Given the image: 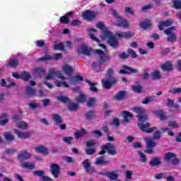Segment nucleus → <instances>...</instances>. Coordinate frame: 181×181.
Segmentation results:
<instances>
[{
    "label": "nucleus",
    "mask_w": 181,
    "mask_h": 181,
    "mask_svg": "<svg viewBox=\"0 0 181 181\" xmlns=\"http://www.w3.org/2000/svg\"><path fill=\"white\" fill-rule=\"evenodd\" d=\"M34 150L35 151V152H37L38 153H42V155L49 154V148H46L43 145L35 147Z\"/></svg>",
    "instance_id": "22"
},
{
    "label": "nucleus",
    "mask_w": 181,
    "mask_h": 181,
    "mask_svg": "<svg viewBox=\"0 0 181 181\" xmlns=\"http://www.w3.org/2000/svg\"><path fill=\"white\" fill-rule=\"evenodd\" d=\"M86 83H88V84L90 86V91H92L93 93L98 92V88H97V87L94 86L95 84L93 82H91L88 80H86Z\"/></svg>",
    "instance_id": "49"
},
{
    "label": "nucleus",
    "mask_w": 181,
    "mask_h": 181,
    "mask_svg": "<svg viewBox=\"0 0 181 181\" xmlns=\"http://www.w3.org/2000/svg\"><path fill=\"white\" fill-rule=\"evenodd\" d=\"M102 84L103 88H105L106 90H110L112 86L115 84H117V78H106V80H102Z\"/></svg>",
    "instance_id": "9"
},
{
    "label": "nucleus",
    "mask_w": 181,
    "mask_h": 181,
    "mask_svg": "<svg viewBox=\"0 0 181 181\" xmlns=\"http://www.w3.org/2000/svg\"><path fill=\"white\" fill-rule=\"evenodd\" d=\"M95 165L97 166H103L104 165H110L109 160H105V157L101 156L96 158Z\"/></svg>",
    "instance_id": "19"
},
{
    "label": "nucleus",
    "mask_w": 181,
    "mask_h": 181,
    "mask_svg": "<svg viewBox=\"0 0 181 181\" xmlns=\"http://www.w3.org/2000/svg\"><path fill=\"white\" fill-rule=\"evenodd\" d=\"M161 69L163 71H173V64L172 63V61L165 62V64L161 65Z\"/></svg>",
    "instance_id": "21"
},
{
    "label": "nucleus",
    "mask_w": 181,
    "mask_h": 181,
    "mask_svg": "<svg viewBox=\"0 0 181 181\" xmlns=\"http://www.w3.org/2000/svg\"><path fill=\"white\" fill-rule=\"evenodd\" d=\"M83 169L86 173H90V175H93V173H95V169L94 167L91 166V164L90 163V160L89 159H86L83 162Z\"/></svg>",
    "instance_id": "11"
},
{
    "label": "nucleus",
    "mask_w": 181,
    "mask_h": 181,
    "mask_svg": "<svg viewBox=\"0 0 181 181\" xmlns=\"http://www.w3.org/2000/svg\"><path fill=\"white\" fill-rule=\"evenodd\" d=\"M103 40L107 39V43L113 49H117L119 46V42L117 40V37L114 36L112 32L110 30H103L102 35Z\"/></svg>",
    "instance_id": "2"
},
{
    "label": "nucleus",
    "mask_w": 181,
    "mask_h": 181,
    "mask_svg": "<svg viewBox=\"0 0 181 181\" xmlns=\"http://www.w3.org/2000/svg\"><path fill=\"white\" fill-rule=\"evenodd\" d=\"M153 114L156 115V117H159L160 121H166V119H168L166 112H165L163 110L154 111Z\"/></svg>",
    "instance_id": "16"
},
{
    "label": "nucleus",
    "mask_w": 181,
    "mask_h": 181,
    "mask_svg": "<svg viewBox=\"0 0 181 181\" xmlns=\"http://www.w3.org/2000/svg\"><path fill=\"white\" fill-rule=\"evenodd\" d=\"M59 21L61 23H64V25H67L69 23L70 18L69 17H66V16H63L59 18Z\"/></svg>",
    "instance_id": "60"
},
{
    "label": "nucleus",
    "mask_w": 181,
    "mask_h": 181,
    "mask_svg": "<svg viewBox=\"0 0 181 181\" xmlns=\"http://www.w3.org/2000/svg\"><path fill=\"white\" fill-rule=\"evenodd\" d=\"M85 118L87 121H93L95 119V111L90 110L85 113Z\"/></svg>",
    "instance_id": "27"
},
{
    "label": "nucleus",
    "mask_w": 181,
    "mask_h": 181,
    "mask_svg": "<svg viewBox=\"0 0 181 181\" xmlns=\"http://www.w3.org/2000/svg\"><path fill=\"white\" fill-rule=\"evenodd\" d=\"M85 134H87V132L86 131V129H82L81 130H78L75 132V138L76 139H78V138L83 136V135H85Z\"/></svg>",
    "instance_id": "44"
},
{
    "label": "nucleus",
    "mask_w": 181,
    "mask_h": 181,
    "mask_svg": "<svg viewBox=\"0 0 181 181\" xmlns=\"http://www.w3.org/2000/svg\"><path fill=\"white\" fill-rule=\"evenodd\" d=\"M169 36L167 37V42L170 43H175L177 40V35L175 33H171L168 34Z\"/></svg>",
    "instance_id": "35"
},
{
    "label": "nucleus",
    "mask_w": 181,
    "mask_h": 181,
    "mask_svg": "<svg viewBox=\"0 0 181 181\" xmlns=\"http://www.w3.org/2000/svg\"><path fill=\"white\" fill-rule=\"evenodd\" d=\"M25 90L28 97H33V95H35L36 94V89H34L31 86H26Z\"/></svg>",
    "instance_id": "36"
},
{
    "label": "nucleus",
    "mask_w": 181,
    "mask_h": 181,
    "mask_svg": "<svg viewBox=\"0 0 181 181\" xmlns=\"http://www.w3.org/2000/svg\"><path fill=\"white\" fill-rule=\"evenodd\" d=\"M161 164H162V162L160 161V159H159V158L158 157L153 158L149 162V165L152 168L155 166H160V165Z\"/></svg>",
    "instance_id": "31"
},
{
    "label": "nucleus",
    "mask_w": 181,
    "mask_h": 181,
    "mask_svg": "<svg viewBox=\"0 0 181 181\" xmlns=\"http://www.w3.org/2000/svg\"><path fill=\"white\" fill-rule=\"evenodd\" d=\"M117 26H119V28H123L124 29H129L131 24L128 23L127 20H123L122 18H121L119 19Z\"/></svg>",
    "instance_id": "25"
},
{
    "label": "nucleus",
    "mask_w": 181,
    "mask_h": 181,
    "mask_svg": "<svg viewBox=\"0 0 181 181\" xmlns=\"http://www.w3.org/2000/svg\"><path fill=\"white\" fill-rule=\"evenodd\" d=\"M149 69H145L143 70V74L141 75L143 80H148L149 78Z\"/></svg>",
    "instance_id": "56"
},
{
    "label": "nucleus",
    "mask_w": 181,
    "mask_h": 181,
    "mask_svg": "<svg viewBox=\"0 0 181 181\" xmlns=\"http://www.w3.org/2000/svg\"><path fill=\"white\" fill-rule=\"evenodd\" d=\"M30 74H29V73L24 71L23 73H21V80H24V81H28L29 78H30Z\"/></svg>",
    "instance_id": "50"
},
{
    "label": "nucleus",
    "mask_w": 181,
    "mask_h": 181,
    "mask_svg": "<svg viewBox=\"0 0 181 181\" xmlns=\"http://www.w3.org/2000/svg\"><path fill=\"white\" fill-rule=\"evenodd\" d=\"M106 78H117L115 77H114V69H112V68H109L107 71V74H106Z\"/></svg>",
    "instance_id": "47"
},
{
    "label": "nucleus",
    "mask_w": 181,
    "mask_h": 181,
    "mask_svg": "<svg viewBox=\"0 0 181 181\" xmlns=\"http://www.w3.org/2000/svg\"><path fill=\"white\" fill-rule=\"evenodd\" d=\"M95 32H97V30L95 28H91L88 30V33L91 40H94V42H97V43H100V39L97 37H95L94 34H93Z\"/></svg>",
    "instance_id": "26"
},
{
    "label": "nucleus",
    "mask_w": 181,
    "mask_h": 181,
    "mask_svg": "<svg viewBox=\"0 0 181 181\" xmlns=\"http://www.w3.org/2000/svg\"><path fill=\"white\" fill-rule=\"evenodd\" d=\"M87 100V96L84 94H80L77 98H75V100L78 104H84Z\"/></svg>",
    "instance_id": "34"
},
{
    "label": "nucleus",
    "mask_w": 181,
    "mask_h": 181,
    "mask_svg": "<svg viewBox=\"0 0 181 181\" xmlns=\"http://www.w3.org/2000/svg\"><path fill=\"white\" fill-rule=\"evenodd\" d=\"M156 100V96L146 97L142 101V104H149V103H154Z\"/></svg>",
    "instance_id": "43"
},
{
    "label": "nucleus",
    "mask_w": 181,
    "mask_h": 181,
    "mask_svg": "<svg viewBox=\"0 0 181 181\" xmlns=\"http://www.w3.org/2000/svg\"><path fill=\"white\" fill-rule=\"evenodd\" d=\"M99 175H101L102 176H107L110 180H117L118 179V175L115 173V171L112 172H106V173H103L100 172L99 173Z\"/></svg>",
    "instance_id": "15"
},
{
    "label": "nucleus",
    "mask_w": 181,
    "mask_h": 181,
    "mask_svg": "<svg viewBox=\"0 0 181 181\" xmlns=\"http://www.w3.org/2000/svg\"><path fill=\"white\" fill-rule=\"evenodd\" d=\"M127 91L120 90L114 96L115 100L117 101H122V100H125L127 98Z\"/></svg>",
    "instance_id": "20"
},
{
    "label": "nucleus",
    "mask_w": 181,
    "mask_h": 181,
    "mask_svg": "<svg viewBox=\"0 0 181 181\" xmlns=\"http://www.w3.org/2000/svg\"><path fill=\"white\" fill-rule=\"evenodd\" d=\"M122 115L124 118V122H126V124H129V120L132 119V117H134L132 114H131V112L127 110H124L122 112Z\"/></svg>",
    "instance_id": "28"
},
{
    "label": "nucleus",
    "mask_w": 181,
    "mask_h": 181,
    "mask_svg": "<svg viewBox=\"0 0 181 181\" xmlns=\"http://www.w3.org/2000/svg\"><path fill=\"white\" fill-rule=\"evenodd\" d=\"M172 21L167 19L165 21H160L158 25L159 30H163L165 26H172Z\"/></svg>",
    "instance_id": "29"
},
{
    "label": "nucleus",
    "mask_w": 181,
    "mask_h": 181,
    "mask_svg": "<svg viewBox=\"0 0 181 181\" xmlns=\"http://www.w3.org/2000/svg\"><path fill=\"white\" fill-rule=\"evenodd\" d=\"M16 127L17 128L24 131L25 129H28V123H26V122L21 121L16 125Z\"/></svg>",
    "instance_id": "48"
},
{
    "label": "nucleus",
    "mask_w": 181,
    "mask_h": 181,
    "mask_svg": "<svg viewBox=\"0 0 181 181\" xmlns=\"http://www.w3.org/2000/svg\"><path fill=\"white\" fill-rule=\"evenodd\" d=\"M77 53L78 54H84L90 57L91 56V48H88L86 45H82L77 49Z\"/></svg>",
    "instance_id": "10"
},
{
    "label": "nucleus",
    "mask_w": 181,
    "mask_h": 181,
    "mask_svg": "<svg viewBox=\"0 0 181 181\" xmlns=\"http://www.w3.org/2000/svg\"><path fill=\"white\" fill-rule=\"evenodd\" d=\"M58 74H59V71H57L53 69H49L48 74L45 76V80H47V81L54 80V77H56Z\"/></svg>",
    "instance_id": "23"
},
{
    "label": "nucleus",
    "mask_w": 181,
    "mask_h": 181,
    "mask_svg": "<svg viewBox=\"0 0 181 181\" xmlns=\"http://www.w3.org/2000/svg\"><path fill=\"white\" fill-rule=\"evenodd\" d=\"M81 25V21L78 19L72 20L71 22V26H80Z\"/></svg>",
    "instance_id": "61"
},
{
    "label": "nucleus",
    "mask_w": 181,
    "mask_h": 181,
    "mask_svg": "<svg viewBox=\"0 0 181 181\" xmlns=\"http://www.w3.org/2000/svg\"><path fill=\"white\" fill-rule=\"evenodd\" d=\"M95 105V98H90L88 99L87 106L90 108Z\"/></svg>",
    "instance_id": "58"
},
{
    "label": "nucleus",
    "mask_w": 181,
    "mask_h": 181,
    "mask_svg": "<svg viewBox=\"0 0 181 181\" xmlns=\"http://www.w3.org/2000/svg\"><path fill=\"white\" fill-rule=\"evenodd\" d=\"M162 136V133L159 130L156 131L153 134L152 138H148L146 139V149L144 150V153H148V155H152L153 153V148L156 146V143L153 141L154 139H160Z\"/></svg>",
    "instance_id": "1"
},
{
    "label": "nucleus",
    "mask_w": 181,
    "mask_h": 181,
    "mask_svg": "<svg viewBox=\"0 0 181 181\" xmlns=\"http://www.w3.org/2000/svg\"><path fill=\"white\" fill-rule=\"evenodd\" d=\"M62 69L64 71L65 74H67V76H70V74L73 73V69L71 68V66H69L67 64L63 66Z\"/></svg>",
    "instance_id": "40"
},
{
    "label": "nucleus",
    "mask_w": 181,
    "mask_h": 181,
    "mask_svg": "<svg viewBox=\"0 0 181 181\" xmlns=\"http://www.w3.org/2000/svg\"><path fill=\"white\" fill-rule=\"evenodd\" d=\"M15 132L18 135V137L21 139H28V138H30V132H19L15 130Z\"/></svg>",
    "instance_id": "24"
},
{
    "label": "nucleus",
    "mask_w": 181,
    "mask_h": 181,
    "mask_svg": "<svg viewBox=\"0 0 181 181\" xmlns=\"http://www.w3.org/2000/svg\"><path fill=\"white\" fill-rule=\"evenodd\" d=\"M47 60H53L52 55H45L38 59V62H47Z\"/></svg>",
    "instance_id": "57"
},
{
    "label": "nucleus",
    "mask_w": 181,
    "mask_h": 181,
    "mask_svg": "<svg viewBox=\"0 0 181 181\" xmlns=\"http://www.w3.org/2000/svg\"><path fill=\"white\" fill-rule=\"evenodd\" d=\"M45 71L43 68H35L34 69V73L35 76L39 78L42 77L45 74Z\"/></svg>",
    "instance_id": "37"
},
{
    "label": "nucleus",
    "mask_w": 181,
    "mask_h": 181,
    "mask_svg": "<svg viewBox=\"0 0 181 181\" xmlns=\"http://www.w3.org/2000/svg\"><path fill=\"white\" fill-rule=\"evenodd\" d=\"M164 159L167 163H170V162L174 166H177V165L180 164V159L177 158L176 154L172 152H168L165 154Z\"/></svg>",
    "instance_id": "4"
},
{
    "label": "nucleus",
    "mask_w": 181,
    "mask_h": 181,
    "mask_svg": "<svg viewBox=\"0 0 181 181\" xmlns=\"http://www.w3.org/2000/svg\"><path fill=\"white\" fill-rule=\"evenodd\" d=\"M9 67H18L19 66V61L16 58H12L8 62Z\"/></svg>",
    "instance_id": "45"
},
{
    "label": "nucleus",
    "mask_w": 181,
    "mask_h": 181,
    "mask_svg": "<svg viewBox=\"0 0 181 181\" xmlns=\"http://www.w3.org/2000/svg\"><path fill=\"white\" fill-rule=\"evenodd\" d=\"M152 78L153 80H160V78H162V76H160L159 71L156 70L152 74Z\"/></svg>",
    "instance_id": "54"
},
{
    "label": "nucleus",
    "mask_w": 181,
    "mask_h": 181,
    "mask_svg": "<svg viewBox=\"0 0 181 181\" xmlns=\"http://www.w3.org/2000/svg\"><path fill=\"white\" fill-rule=\"evenodd\" d=\"M62 141L65 142L66 144H71V141H73V136H66L62 139Z\"/></svg>",
    "instance_id": "64"
},
{
    "label": "nucleus",
    "mask_w": 181,
    "mask_h": 181,
    "mask_svg": "<svg viewBox=\"0 0 181 181\" xmlns=\"http://www.w3.org/2000/svg\"><path fill=\"white\" fill-rule=\"evenodd\" d=\"M132 91H134V93H136L137 94H141V93H142V86L133 85L132 86Z\"/></svg>",
    "instance_id": "46"
},
{
    "label": "nucleus",
    "mask_w": 181,
    "mask_h": 181,
    "mask_svg": "<svg viewBox=\"0 0 181 181\" xmlns=\"http://www.w3.org/2000/svg\"><path fill=\"white\" fill-rule=\"evenodd\" d=\"M154 177L156 180H160V179H165L166 173H160L156 174Z\"/></svg>",
    "instance_id": "55"
},
{
    "label": "nucleus",
    "mask_w": 181,
    "mask_h": 181,
    "mask_svg": "<svg viewBox=\"0 0 181 181\" xmlns=\"http://www.w3.org/2000/svg\"><path fill=\"white\" fill-rule=\"evenodd\" d=\"M22 169H27V170H33L36 168L35 162H25L21 164Z\"/></svg>",
    "instance_id": "18"
},
{
    "label": "nucleus",
    "mask_w": 181,
    "mask_h": 181,
    "mask_svg": "<svg viewBox=\"0 0 181 181\" xmlns=\"http://www.w3.org/2000/svg\"><path fill=\"white\" fill-rule=\"evenodd\" d=\"M101 151L98 153V155H111V156H115L117 155V148L112 144L107 143L106 145H103L100 146Z\"/></svg>",
    "instance_id": "3"
},
{
    "label": "nucleus",
    "mask_w": 181,
    "mask_h": 181,
    "mask_svg": "<svg viewBox=\"0 0 181 181\" xmlns=\"http://www.w3.org/2000/svg\"><path fill=\"white\" fill-rule=\"evenodd\" d=\"M127 53H128L129 56H130V57H132V59H138V55L136 54V52H135V51H134V49H127Z\"/></svg>",
    "instance_id": "53"
},
{
    "label": "nucleus",
    "mask_w": 181,
    "mask_h": 181,
    "mask_svg": "<svg viewBox=\"0 0 181 181\" xmlns=\"http://www.w3.org/2000/svg\"><path fill=\"white\" fill-rule=\"evenodd\" d=\"M71 84H77V83H80V81H83L84 80V78L83 76L79 75H76L74 76L71 77Z\"/></svg>",
    "instance_id": "32"
},
{
    "label": "nucleus",
    "mask_w": 181,
    "mask_h": 181,
    "mask_svg": "<svg viewBox=\"0 0 181 181\" xmlns=\"http://www.w3.org/2000/svg\"><path fill=\"white\" fill-rule=\"evenodd\" d=\"M8 122V115L3 113L2 115L0 116V125H6Z\"/></svg>",
    "instance_id": "39"
},
{
    "label": "nucleus",
    "mask_w": 181,
    "mask_h": 181,
    "mask_svg": "<svg viewBox=\"0 0 181 181\" xmlns=\"http://www.w3.org/2000/svg\"><path fill=\"white\" fill-rule=\"evenodd\" d=\"M115 36L119 37V39H131L134 35L132 31H128L116 33Z\"/></svg>",
    "instance_id": "14"
},
{
    "label": "nucleus",
    "mask_w": 181,
    "mask_h": 181,
    "mask_svg": "<svg viewBox=\"0 0 181 181\" xmlns=\"http://www.w3.org/2000/svg\"><path fill=\"white\" fill-rule=\"evenodd\" d=\"M98 16V12L95 11L86 10L84 13H82V18L87 22H93L95 21Z\"/></svg>",
    "instance_id": "6"
},
{
    "label": "nucleus",
    "mask_w": 181,
    "mask_h": 181,
    "mask_svg": "<svg viewBox=\"0 0 181 181\" xmlns=\"http://www.w3.org/2000/svg\"><path fill=\"white\" fill-rule=\"evenodd\" d=\"M134 112H136V114H138L137 115H144L145 114V109L144 107H140L138 106H135L133 108Z\"/></svg>",
    "instance_id": "42"
},
{
    "label": "nucleus",
    "mask_w": 181,
    "mask_h": 181,
    "mask_svg": "<svg viewBox=\"0 0 181 181\" xmlns=\"http://www.w3.org/2000/svg\"><path fill=\"white\" fill-rule=\"evenodd\" d=\"M123 69H124L119 70L120 74H129L131 73H133V74L138 73V69L131 68L128 65H124Z\"/></svg>",
    "instance_id": "13"
},
{
    "label": "nucleus",
    "mask_w": 181,
    "mask_h": 181,
    "mask_svg": "<svg viewBox=\"0 0 181 181\" xmlns=\"http://www.w3.org/2000/svg\"><path fill=\"white\" fill-rule=\"evenodd\" d=\"M34 175H35L36 176H40V177H45V171L37 170L34 171Z\"/></svg>",
    "instance_id": "62"
},
{
    "label": "nucleus",
    "mask_w": 181,
    "mask_h": 181,
    "mask_svg": "<svg viewBox=\"0 0 181 181\" xmlns=\"http://www.w3.org/2000/svg\"><path fill=\"white\" fill-rule=\"evenodd\" d=\"M49 173L54 179H58L60 176V165L56 163H52L49 166Z\"/></svg>",
    "instance_id": "8"
},
{
    "label": "nucleus",
    "mask_w": 181,
    "mask_h": 181,
    "mask_svg": "<svg viewBox=\"0 0 181 181\" xmlns=\"http://www.w3.org/2000/svg\"><path fill=\"white\" fill-rule=\"evenodd\" d=\"M54 50H62L64 52V45L63 43H59L54 45Z\"/></svg>",
    "instance_id": "59"
},
{
    "label": "nucleus",
    "mask_w": 181,
    "mask_h": 181,
    "mask_svg": "<svg viewBox=\"0 0 181 181\" xmlns=\"http://www.w3.org/2000/svg\"><path fill=\"white\" fill-rule=\"evenodd\" d=\"M58 101L63 103L64 104H67L70 101V99L67 96L62 95L57 97Z\"/></svg>",
    "instance_id": "51"
},
{
    "label": "nucleus",
    "mask_w": 181,
    "mask_h": 181,
    "mask_svg": "<svg viewBox=\"0 0 181 181\" xmlns=\"http://www.w3.org/2000/svg\"><path fill=\"white\" fill-rule=\"evenodd\" d=\"M4 136L6 139V141H8V142H12V141H14V139H15V136L10 132H6L4 134Z\"/></svg>",
    "instance_id": "41"
},
{
    "label": "nucleus",
    "mask_w": 181,
    "mask_h": 181,
    "mask_svg": "<svg viewBox=\"0 0 181 181\" xmlns=\"http://www.w3.org/2000/svg\"><path fill=\"white\" fill-rule=\"evenodd\" d=\"M136 118H138L139 124H144L148 121V115H136Z\"/></svg>",
    "instance_id": "38"
},
{
    "label": "nucleus",
    "mask_w": 181,
    "mask_h": 181,
    "mask_svg": "<svg viewBox=\"0 0 181 181\" xmlns=\"http://www.w3.org/2000/svg\"><path fill=\"white\" fill-rule=\"evenodd\" d=\"M137 127L142 131V132H146V134H152L153 131L156 129V127L149 128V127H151L150 122H146V124L138 123Z\"/></svg>",
    "instance_id": "7"
},
{
    "label": "nucleus",
    "mask_w": 181,
    "mask_h": 181,
    "mask_svg": "<svg viewBox=\"0 0 181 181\" xmlns=\"http://www.w3.org/2000/svg\"><path fill=\"white\" fill-rule=\"evenodd\" d=\"M52 119L55 122L56 125H60V124L63 122V119L59 114H54L52 115Z\"/></svg>",
    "instance_id": "33"
},
{
    "label": "nucleus",
    "mask_w": 181,
    "mask_h": 181,
    "mask_svg": "<svg viewBox=\"0 0 181 181\" xmlns=\"http://www.w3.org/2000/svg\"><path fill=\"white\" fill-rule=\"evenodd\" d=\"M173 8L175 9H181V1L174 0L173 1Z\"/></svg>",
    "instance_id": "52"
},
{
    "label": "nucleus",
    "mask_w": 181,
    "mask_h": 181,
    "mask_svg": "<svg viewBox=\"0 0 181 181\" xmlns=\"http://www.w3.org/2000/svg\"><path fill=\"white\" fill-rule=\"evenodd\" d=\"M139 156L143 163H145V162H146L147 160L146 156H145L144 153H142V151L139 152Z\"/></svg>",
    "instance_id": "63"
},
{
    "label": "nucleus",
    "mask_w": 181,
    "mask_h": 181,
    "mask_svg": "<svg viewBox=\"0 0 181 181\" xmlns=\"http://www.w3.org/2000/svg\"><path fill=\"white\" fill-rule=\"evenodd\" d=\"M32 158V154H30L29 152L25 151H21L19 154L17 156V159L20 162V163H23L24 160H29Z\"/></svg>",
    "instance_id": "12"
},
{
    "label": "nucleus",
    "mask_w": 181,
    "mask_h": 181,
    "mask_svg": "<svg viewBox=\"0 0 181 181\" xmlns=\"http://www.w3.org/2000/svg\"><path fill=\"white\" fill-rule=\"evenodd\" d=\"M140 28L146 30V29H152V21L149 19H146L140 23Z\"/></svg>",
    "instance_id": "17"
},
{
    "label": "nucleus",
    "mask_w": 181,
    "mask_h": 181,
    "mask_svg": "<svg viewBox=\"0 0 181 181\" xmlns=\"http://www.w3.org/2000/svg\"><path fill=\"white\" fill-rule=\"evenodd\" d=\"M78 108H80V105H78V103H76L74 102H69L68 103V109L69 111H78Z\"/></svg>",
    "instance_id": "30"
},
{
    "label": "nucleus",
    "mask_w": 181,
    "mask_h": 181,
    "mask_svg": "<svg viewBox=\"0 0 181 181\" xmlns=\"http://www.w3.org/2000/svg\"><path fill=\"white\" fill-rule=\"evenodd\" d=\"M111 60V57L110 55L100 56L98 62H93L91 65L93 67L95 71H101V65L104 64L105 62H110Z\"/></svg>",
    "instance_id": "5"
}]
</instances>
